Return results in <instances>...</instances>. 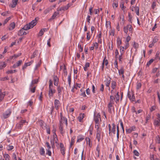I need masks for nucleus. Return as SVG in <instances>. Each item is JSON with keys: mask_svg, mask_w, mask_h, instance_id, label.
<instances>
[{"mask_svg": "<svg viewBox=\"0 0 160 160\" xmlns=\"http://www.w3.org/2000/svg\"><path fill=\"white\" fill-rule=\"evenodd\" d=\"M61 119L60 120V126H59V129L61 131V133L62 134L63 133V125L64 123H65L66 125V126H67L68 125V122H67V119L64 117H63L62 116V113H61Z\"/></svg>", "mask_w": 160, "mask_h": 160, "instance_id": "nucleus-1", "label": "nucleus"}, {"mask_svg": "<svg viewBox=\"0 0 160 160\" xmlns=\"http://www.w3.org/2000/svg\"><path fill=\"white\" fill-rule=\"evenodd\" d=\"M111 78L109 77L107 79V80L106 83V86L108 87H109L111 82Z\"/></svg>", "mask_w": 160, "mask_h": 160, "instance_id": "nucleus-26", "label": "nucleus"}, {"mask_svg": "<svg viewBox=\"0 0 160 160\" xmlns=\"http://www.w3.org/2000/svg\"><path fill=\"white\" fill-rule=\"evenodd\" d=\"M159 117L158 118V120H155L154 122V125L156 126H159V124H160V116L159 115Z\"/></svg>", "mask_w": 160, "mask_h": 160, "instance_id": "nucleus-20", "label": "nucleus"}, {"mask_svg": "<svg viewBox=\"0 0 160 160\" xmlns=\"http://www.w3.org/2000/svg\"><path fill=\"white\" fill-rule=\"evenodd\" d=\"M154 60L153 59H150L149 61L147 63V66H149L150 64H151L153 62V61Z\"/></svg>", "mask_w": 160, "mask_h": 160, "instance_id": "nucleus-59", "label": "nucleus"}, {"mask_svg": "<svg viewBox=\"0 0 160 160\" xmlns=\"http://www.w3.org/2000/svg\"><path fill=\"white\" fill-rule=\"evenodd\" d=\"M18 0H12V4L11 5V7L12 8L15 7L17 4Z\"/></svg>", "mask_w": 160, "mask_h": 160, "instance_id": "nucleus-19", "label": "nucleus"}, {"mask_svg": "<svg viewBox=\"0 0 160 160\" xmlns=\"http://www.w3.org/2000/svg\"><path fill=\"white\" fill-rule=\"evenodd\" d=\"M49 87L48 94L49 96L50 97L53 96L54 93H55L56 91L54 88L51 79L49 80Z\"/></svg>", "mask_w": 160, "mask_h": 160, "instance_id": "nucleus-2", "label": "nucleus"}, {"mask_svg": "<svg viewBox=\"0 0 160 160\" xmlns=\"http://www.w3.org/2000/svg\"><path fill=\"white\" fill-rule=\"evenodd\" d=\"M134 11L136 12V14L137 15L139 16V8L138 7H133Z\"/></svg>", "mask_w": 160, "mask_h": 160, "instance_id": "nucleus-23", "label": "nucleus"}, {"mask_svg": "<svg viewBox=\"0 0 160 160\" xmlns=\"http://www.w3.org/2000/svg\"><path fill=\"white\" fill-rule=\"evenodd\" d=\"M78 47L79 48V51L80 52H82L83 50V48H82L81 45L78 44Z\"/></svg>", "mask_w": 160, "mask_h": 160, "instance_id": "nucleus-49", "label": "nucleus"}, {"mask_svg": "<svg viewBox=\"0 0 160 160\" xmlns=\"http://www.w3.org/2000/svg\"><path fill=\"white\" fill-rule=\"evenodd\" d=\"M41 63V60H40L39 61V62H38V63L36 65V67L35 68V69H36L38 68L39 67H40V66Z\"/></svg>", "mask_w": 160, "mask_h": 160, "instance_id": "nucleus-45", "label": "nucleus"}, {"mask_svg": "<svg viewBox=\"0 0 160 160\" xmlns=\"http://www.w3.org/2000/svg\"><path fill=\"white\" fill-rule=\"evenodd\" d=\"M128 16L129 17V21L130 22H132V16L131 15L130 13H128Z\"/></svg>", "mask_w": 160, "mask_h": 160, "instance_id": "nucleus-57", "label": "nucleus"}, {"mask_svg": "<svg viewBox=\"0 0 160 160\" xmlns=\"http://www.w3.org/2000/svg\"><path fill=\"white\" fill-rule=\"evenodd\" d=\"M96 151L98 152V154H97V156L98 157H99L100 154V149L99 147V145L98 144L97 147L96 148Z\"/></svg>", "mask_w": 160, "mask_h": 160, "instance_id": "nucleus-25", "label": "nucleus"}, {"mask_svg": "<svg viewBox=\"0 0 160 160\" xmlns=\"http://www.w3.org/2000/svg\"><path fill=\"white\" fill-rule=\"evenodd\" d=\"M128 25H127L126 26L124 27L123 28L124 32L126 34H127L128 30Z\"/></svg>", "mask_w": 160, "mask_h": 160, "instance_id": "nucleus-29", "label": "nucleus"}, {"mask_svg": "<svg viewBox=\"0 0 160 160\" xmlns=\"http://www.w3.org/2000/svg\"><path fill=\"white\" fill-rule=\"evenodd\" d=\"M45 151L44 148H42L40 150V154L41 155H44L45 154Z\"/></svg>", "mask_w": 160, "mask_h": 160, "instance_id": "nucleus-42", "label": "nucleus"}, {"mask_svg": "<svg viewBox=\"0 0 160 160\" xmlns=\"http://www.w3.org/2000/svg\"><path fill=\"white\" fill-rule=\"evenodd\" d=\"M42 128L43 129H46L47 133L50 134V128L49 127H47L46 126V125L45 123L42 124Z\"/></svg>", "mask_w": 160, "mask_h": 160, "instance_id": "nucleus-7", "label": "nucleus"}, {"mask_svg": "<svg viewBox=\"0 0 160 160\" xmlns=\"http://www.w3.org/2000/svg\"><path fill=\"white\" fill-rule=\"evenodd\" d=\"M117 44L119 46L122 44V41L120 38H118L117 39Z\"/></svg>", "mask_w": 160, "mask_h": 160, "instance_id": "nucleus-37", "label": "nucleus"}, {"mask_svg": "<svg viewBox=\"0 0 160 160\" xmlns=\"http://www.w3.org/2000/svg\"><path fill=\"white\" fill-rule=\"evenodd\" d=\"M128 96L130 100L132 101H135V97L134 96V94L132 92H128Z\"/></svg>", "mask_w": 160, "mask_h": 160, "instance_id": "nucleus-5", "label": "nucleus"}, {"mask_svg": "<svg viewBox=\"0 0 160 160\" xmlns=\"http://www.w3.org/2000/svg\"><path fill=\"white\" fill-rule=\"evenodd\" d=\"M63 89V88L62 87H61L60 86H58L57 88V91H58V95L59 96H60L61 94L62 90Z\"/></svg>", "mask_w": 160, "mask_h": 160, "instance_id": "nucleus-17", "label": "nucleus"}, {"mask_svg": "<svg viewBox=\"0 0 160 160\" xmlns=\"http://www.w3.org/2000/svg\"><path fill=\"white\" fill-rule=\"evenodd\" d=\"M116 85V83L115 81H112V89H114Z\"/></svg>", "mask_w": 160, "mask_h": 160, "instance_id": "nucleus-34", "label": "nucleus"}, {"mask_svg": "<svg viewBox=\"0 0 160 160\" xmlns=\"http://www.w3.org/2000/svg\"><path fill=\"white\" fill-rule=\"evenodd\" d=\"M15 26V24L14 22L11 23L9 25L8 27V29L9 30L11 31L14 28Z\"/></svg>", "mask_w": 160, "mask_h": 160, "instance_id": "nucleus-14", "label": "nucleus"}, {"mask_svg": "<svg viewBox=\"0 0 160 160\" xmlns=\"http://www.w3.org/2000/svg\"><path fill=\"white\" fill-rule=\"evenodd\" d=\"M76 138V137L75 136H73L71 139V142L70 143V147L71 148L72 146L73 145L74 143L75 139Z\"/></svg>", "mask_w": 160, "mask_h": 160, "instance_id": "nucleus-22", "label": "nucleus"}, {"mask_svg": "<svg viewBox=\"0 0 160 160\" xmlns=\"http://www.w3.org/2000/svg\"><path fill=\"white\" fill-rule=\"evenodd\" d=\"M115 98L116 99V102L117 101H118L119 100V92H118L117 93L116 95L115 96Z\"/></svg>", "mask_w": 160, "mask_h": 160, "instance_id": "nucleus-40", "label": "nucleus"}, {"mask_svg": "<svg viewBox=\"0 0 160 160\" xmlns=\"http://www.w3.org/2000/svg\"><path fill=\"white\" fill-rule=\"evenodd\" d=\"M85 116L84 113H81L79 114V116L78 117V119L80 122H82V119Z\"/></svg>", "mask_w": 160, "mask_h": 160, "instance_id": "nucleus-15", "label": "nucleus"}, {"mask_svg": "<svg viewBox=\"0 0 160 160\" xmlns=\"http://www.w3.org/2000/svg\"><path fill=\"white\" fill-rule=\"evenodd\" d=\"M22 60H20L17 62L16 63V64L17 66L18 67L19 66L21 65V64L22 63Z\"/></svg>", "mask_w": 160, "mask_h": 160, "instance_id": "nucleus-48", "label": "nucleus"}, {"mask_svg": "<svg viewBox=\"0 0 160 160\" xmlns=\"http://www.w3.org/2000/svg\"><path fill=\"white\" fill-rule=\"evenodd\" d=\"M160 54V52L159 51H158L157 52L156 55H155V59H157L158 57H159V55Z\"/></svg>", "mask_w": 160, "mask_h": 160, "instance_id": "nucleus-60", "label": "nucleus"}, {"mask_svg": "<svg viewBox=\"0 0 160 160\" xmlns=\"http://www.w3.org/2000/svg\"><path fill=\"white\" fill-rule=\"evenodd\" d=\"M97 134L96 138H97L98 142L100 141L101 138V131L98 130L96 131Z\"/></svg>", "mask_w": 160, "mask_h": 160, "instance_id": "nucleus-13", "label": "nucleus"}, {"mask_svg": "<svg viewBox=\"0 0 160 160\" xmlns=\"http://www.w3.org/2000/svg\"><path fill=\"white\" fill-rule=\"evenodd\" d=\"M8 113L7 114L5 113L3 114V117L5 118H7L11 114V112L9 111H8Z\"/></svg>", "mask_w": 160, "mask_h": 160, "instance_id": "nucleus-33", "label": "nucleus"}, {"mask_svg": "<svg viewBox=\"0 0 160 160\" xmlns=\"http://www.w3.org/2000/svg\"><path fill=\"white\" fill-rule=\"evenodd\" d=\"M150 115H148L146 117V123H147L148 121V120L150 118Z\"/></svg>", "mask_w": 160, "mask_h": 160, "instance_id": "nucleus-53", "label": "nucleus"}, {"mask_svg": "<svg viewBox=\"0 0 160 160\" xmlns=\"http://www.w3.org/2000/svg\"><path fill=\"white\" fill-rule=\"evenodd\" d=\"M106 26L107 28H111V23L109 21H106Z\"/></svg>", "mask_w": 160, "mask_h": 160, "instance_id": "nucleus-35", "label": "nucleus"}, {"mask_svg": "<svg viewBox=\"0 0 160 160\" xmlns=\"http://www.w3.org/2000/svg\"><path fill=\"white\" fill-rule=\"evenodd\" d=\"M46 147L48 148V149H50L51 148V146L49 144V143L47 142L46 143Z\"/></svg>", "mask_w": 160, "mask_h": 160, "instance_id": "nucleus-64", "label": "nucleus"}, {"mask_svg": "<svg viewBox=\"0 0 160 160\" xmlns=\"http://www.w3.org/2000/svg\"><path fill=\"white\" fill-rule=\"evenodd\" d=\"M28 123L25 120H20V121L17 123L16 125V128L21 129L23 126V124L25 123Z\"/></svg>", "mask_w": 160, "mask_h": 160, "instance_id": "nucleus-4", "label": "nucleus"}, {"mask_svg": "<svg viewBox=\"0 0 160 160\" xmlns=\"http://www.w3.org/2000/svg\"><path fill=\"white\" fill-rule=\"evenodd\" d=\"M33 61L32 60L29 62L25 63L24 66L22 67V70H24V69L26 68L27 67L30 66L33 63Z\"/></svg>", "mask_w": 160, "mask_h": 160, "instance_id": "nucleus-11", "label": "nucleus"}, {"mask_svg": "<svg viewBox=\"0 0 160 160\" xmlns=\"http://www.w3.org/2000/svg\"><path fill=\"white\" fill-rule=\"evenodd\" d=\"M141 87V84L140 82H138L136 88L137 89H139Z\"/></svg>", "mask_w": 160, "mask_h": 160, "instance_id": "nucleus-44", "label": "nucleus"}, {"mask_svg": "<svg viewBox=\"0 0 160 160\" xmlns=\"http://www.w3.org/2000/svg\"><path fill=\"white\" fill-rule=\"evenodd\" d=\"M53 131H54V132H53L54 134L53 135V140L58 145H59V143H58V138L55 132L56 131H55V130H53Z\"/></svg>", "mask_w": 160, "mask_h": 160, "instance_id": "nucleus-8", "label": "nucleus"}, {"mask_svg": "<svg viewBox=\"0 0 160 160\" xmlns=\"http://www.w3.org/2000/svg\"><path fill=\"white\" fill-rule=\"evenodd\" d=\"M133 153L136 156H139V154L136 150H134L133 151Z\"/></svg>", "mask_w": 160, "mask_h": 160, "instance_id": "nucleus-52", "label": "nucleus"}, {"mask_svg": "<svg viewBox=\"0 0 160 160\" xmlns=\"http://www.w3.org/2000/svg\"><path fill=\"white\" fill-rule=\"evenodd\" d=\"M156 108V106H152L150 109V110L151 112H152V111L154 110H155V109Z\"/></svg>", "mask_w": 160, "mask_h": 160, "instance_id": "nucleus-63", "label": "nucleus"}, {"mask_svg": "<svg viewBox=\"0 0 160 160\" xmlns=\"http://www.w3.org/2000/svg\"><path fill=\"white\" fill-rule=\"evenodd\" d=\"M37 54V52L35 51L33 53V54L31 56V58L32 59L33 58H34V57H35L36 55Z\"/></svg>", "mask_w": 160, "mask_h": 160, "instance_id": "nucleus-50", "label": "nucleus"}, {"mask_svg": "<svg viewBox=\"0 0 160 160\" xmlns=\"http://www.w3.org/2000/svg\"><path fill=\"white\" fill-rule=\"evenodd\" d=\"M24 30H26L24 29V27L22 28L21 30H19L18 33V35L19 36H22L24 35L23 31Z\"/></svg>", "mask_w": 160, "mask_h": 160, "instance_id": "nucleus-18", "label": "nucleus"}, {"mask_svg": "<svg viewBox=\"0 0 160 160\" xmlns=\"http://www.w3.org/2000/svg\"><path fill=\"white\" fill-rule=\"evenodd\" d=\"M36 19V18L34 20L32 21L28 24L25 25L24 26V29L26 30H28L32 28L36 24L37 20Z\"/></svg>", "mask_w": 160, "mask_h": 160, "instance_id": "nucleus-3", "label": "nucleus"}, {"mask_svg": "<svg viewBox=\"0 0 160 160\" xmlns=\"http://www.w3.org/2000/svg\"><path fill=\"white\" fill-rule=\"evenodd\" d=\"M131 40V37L129 36H128L127 37L126 40L125 42H128Z\"/></svg>", "mask_w": 160, "mask_h": 160, "instance_id": "nucleus-56", "label": "nucleus"}, {"mask_svg": "<svg viewBox=\"0 0 160 160\" xmlns=\"http://www.w3.org/2000/svg\"><path fill=\"white\" fill-rule=\"evenodd\" d=\"M113 103H111L109 102L108 104V111L109 112H111V109H112V107Z\"/></svg>", "mask_w": 160, "mask_h": 160, "instance_id": "nucleus-24", "label": "nucleus"}, {"mask_svg": "<svg viewBox=\"0 0 160 160\" xmlns=\"http://www.w3.org/2000/svg\"><path fill=\"white\" fill-rule=\"evenodd\" d=\"M101 120L100 114L99 113L97 115H95L94 116V120L95 122H99V120Z\"/></svg>", "mask_w": 160, "mask_h": 160, "instance_id": "nucleus-6", "label": "nucleus"}, {"mask_svg": "<svg viewBox=\"0 0 160 160\" xmlns=\"http://www.w3.org/2000/svg\"><path fill=\"white\" fill-rule=\"evenodd\" d=\"M158 36H155L154 37V38H153L152 40V42H153V43H155L156 42H157L158 41Z\"/></svg>", "mask_w": 160, "mask_h": 160, "instance_id": "nucleus-31", "label": "nucleus"}, {"mask_svg": "<svg viewBox=\"0 0 160 160\" xmlns=\"http://www.w3.org/2000/svg\"><path fill=\"white\" fill-rule=\"evenodd\" d=\"M51 10V9L49 8L46 9L44 11V13L46 14L47 13H48Z\"/></svg>", "mask_w": 160, "mask_h": 160, "instance_id": "nucleus-43", "label": "nucleus"}, {"mask_svg": "<svg viewBox=\"0 0 160 160\" xmlns=\"http://www.w3.org/2000/svg\"><path fill=\"white\" fill-rule=\"evenodd\" d=\"M114 99V97L112 95L110 96V101L109 102L113 103V100Z\"/></svg>", "mask_w": 160, "mask_h": 160, "instance_id": "nucleus-38", "label": "nucleus"}, {"mask_svg": "<svg viewBox=\"0 0 160 160\" xmlns=\"http://www.w3.org/2000/svg\"><path fill=\"white\" fill-rule=\"evenodd\" d=\"M54 104L55 108L57 110H58V109L59 106L60 102L58 100L55 99L54 100Z\"/></svg>", "mask_w": 160, "mask_h": 160, "instance_id": "nucleus-12", "label": "nucleus"}, {"mask_svg": "<svg viewBox=\"0 0 160 160\" xmlns=\"http://www.w3.org/2000/svg\"><path fill=\"white\" fill-rule=\"evenodd\" d=\"M5 95V92H2L1 90H0V102H1L3 99L4 96Z\"/></svg>", "mask_w": 160, "mask_h": 160, "instance_id": "nucleus-16", "label": "nucleus"}, {"mask_svg": "<svg viewBox=\"0 0 160 160\" xmlns=\"http://www.w3.org/2000/svg\"><path fill=\"white\" fill-rule=\"evenodd\" d=\"M105 64V65L107 66L108 64V61L107 60H105V58L103 60V62L102 63L103 66L104 64Z\"/></svg>", "mask_w": 160, "mask_h": 160, "instance_id": "nucleus-41", "label": "nucleus"}, {"mask_svg": "<svg viewBox=\"0 0 160 160\" xmlns=\"http://www.w3.org/2000/svg\"><path fill=\"white\" fill-rule=\"evenodd\" d=\"M156 142L158 143H160V138L158 136L156 137Z\"/></svg>", "mask_w": 160, "mask_h": 160, "instance_id": "nucleus-51", "label": "nucleus"}, {"mask_svg": "<svg viewBox=\"0 0 160 160\" xmlns=\"http://www.w3.org/2000/svg\"><path fill=\"white\" fill-rule=\"evenodd\" d=\"M53 78L54 81V85L56 86H58L59 81V79L58 78L57 76L54 75L53 76Z\"/></svg>", "mask_w": 160, "mask_h": 160, "instance_id": "nucleus-9", "label": "nucleus"}, {"mask_svg": "<svg viewBox=\"0 0 160 160\" xmlns=\"http://www.w3.org/2000/svg\"><path fill=\"white\" fill-rule=\"evenodd\" d=\"M112 128L111 131V132H112L114 134H115L116 132V126L114 123L112 124Z\"/></svg>", "mask_w": 160, "mask_h": 160, "instance_id": "nucleus-28", "label": "nucleus"}, {"mask_svg": "<svg viewBox=\"0 0 160 160\" xmlns=\"http://www.w3.org/2000/svg\"><path fill=\"white\" fill-rule=\"evenodd\" d=\"M3 157L6 160H9L10 156L8 154H5L4 155Z\"/></svg>", "mask_w": 160, "mask_h": 160, "instance_id": "nucleus-30", "label": "nucleus"}, {"mask_svg": "<svg viewBox=\"0 0 160 160\" xmlns=\"http://www.w3.org/2000/svg\"><path fill=\"white\" fill-rule=\"evenodd\" d=\"M11 19V17H10L7 18L4 21V24H6Z\"/></svg>", "mask_w": 160, "mask_h": 160, "instance_id": "nucleus-46", "label": "nucleus"}, {"mask_svg": "<svg viewBox=\"0 0 160 160\" xmlns=\"http://www.w3.org/2000/svg\"><path fill=\"white\" fill-rule=\"evenodd\" d=\"M59 14V13L58 12H54V14L52 15V16L51 18L49 19V21H51V20L52 19H54L56 16L58 15Z\"/></svg>", "mask_w": 160, "mask_h": 160, "instance_id": "nucleus-21", "label": "nucleus"}, {"mask_svg": "<svg viewBox=\"0 0 160 160\" xmlns=\"http://www.w3.org/2000/svg\"><path fill=\"white\" fill-rule=\"evenodd\" d=\"M125 46L124 47H125V49H126L129 47V43L128 42H125Z\"/></svg>", "mask_w": 160, "mask_h": 160, "instance_id": "nucleus-55", "label": "nucleus"}, {"mask_svg": "<svg viewBox=\"0 0 160 160\" xmlns=\"http://www.w3.org/2000/svg\"><path fill=\"white\" fill-rule=\"evenodd\" d=\"M118 2L117 1H115L112 4V6L113 8L115 9L118 7Z\"/></svg>", "mask_w": 160, "mask_h": 160, "instance_id": "nucleus-27", "label": "nucleus"}, {"mask_svg": "<svg viewBox=\"0 0 160 160\" xmlns=\"http://www.w3.org/2000/svg\"><path fill=\"white\" fill-rule=\"evenodd\" d=\"M60 147L61 148L60 151L61 153L63 155H64L65 154V149L64 147V145L62 143H60Z\"/></svg>", "mask_w": 160, "mask_h": 160, "instance_id": "nucleus-10", "label": "nucleus"}, {"mask_svg": "<svg viewBox=\"0 0 160 160\" xmlns=\"http://www.w3.org/2000/svg\"><path fill=\"white\" fill-rule=\"evenodd\" d=\"M124 70L123 68H122L120 70H118V72L119 74L120 75L121 74L122 75L124 74Z\"/></svg>", "mask_w": 160, "mask_h": 160, "instance_id": "nucleus-32", "label": "nucleus"}, {"mask_svg": "<svg viewBox=\"0 0 160 160\" xmlns=\"http://www.w3.org/2000/svg\"><path fill=\"white\" fill-rule=\"evenodd\" d=\"M138 44L135 42H134L133 47L136 49H137L138 48Z\"/></svg>", "mask_w": 160, "mask_h": 160, "instance_id": "nucleus-47", "label": "nucleus"}, {"mask_svg": "<svg viewBox=\"0 0 160 160\" xmlns=\"http://www.w3.org/2000/svg\"><path fill=\"white\" fill-rule=\"evenodd\" d=\"M6 66V64L5 62H3V64L0 65V70L2 69L3 68Z\"/></svg>", "mask_w": 160, "mask_h": 160, "instance_id": "nucleus-61", "label": "nucleus"}, {"mask_svg": "<svg viewBox=\"0 0 160 160\" xmlns=\"http://www.w3.org/2000/svg\"><path fill=\"white\" fill-rule=\"evenodd\" d=\"M90 34L89 32L87 33V39L88 40H89L90 38Z\"/></svg>", "mask_w": 160, "mask_h": 160, "instance_id": "nucleus-58", "label": "nucleus"}, {"mask_svg": "<svg viewBox=\"0 0 160 160\" xmlns=\"http://www.w3.org/2000/svg\"><path fill=\"white\" fill-rule=\"evenodd\" d=\"M156 7V2L155 1H153L152 2V8L153 9H154Z\"/></svg>", "mask_w": 160, "mask_h": 160, "instance_id": "nucleus-54", "label": "nucleus"}, {"mask_svg": "<svg viewBox=\"0 0 160 160\" xmlns=\"http://www.w3.org/2000/svg\"><path fill=\"white\" fill-rule=\"evenodd\" d=\"M54 141L53 140V139H52V140H51V144L52 145V148H54L55 147V145H54Z\"/></svg>", "mask_w": 160, "mask_h": 160, "instance_id": "nucleus-62", "label": "nucleus"}, {"mask_svg": "<svg viewBox=\"0 0 160 160\" xmlns=\"http://www.w3.org/2000/svg\"><path fill=\"white\" fill-rule=\"evenodd\" d=\"M115 30L114 29H111L109 31V35L113 36L114 35Z\"/></svg>", "mask_w": 160, "mask_h": 160, "instance_id": "nucleus-39", "label": "nucleus"}, {"mask_svg": "<svg viewBox=\"0 0 160 160\" xmlns=\"http://www.w3.org/2000/svg\"><path fill=\"white\" fill-rule=\"evenodd\" d=\"M130 32L131 33L132 32V25L130 24L128 25V27Z\"/></svg>", "mask_w": 160, "mask_h": 160, "instance_id": "nucleus-36", "label": "nucleus"}]
</instances>
